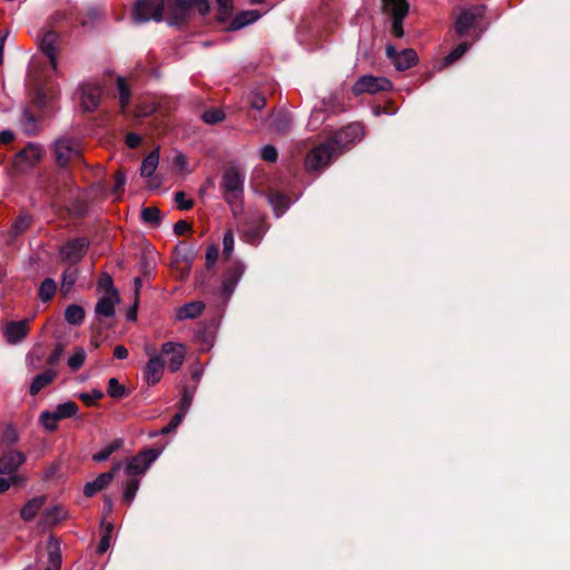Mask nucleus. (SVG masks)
<instances>
[{
	"label": "nucleus",
	"mask_w": 570,
	"mask_h": 570,
	"mask_svg": "<svg viewBox=\"0 0 570 570\" xmlns=\"http://www.w3.org/2000/svg\"><path fill=\"white\" fill-rule=\"evenodd\" d=\"M78 406L75 402H65L59 404L53 411L60 420L72 417L77 414Z\"/></svg>",
	"instance_id": "nucleus-37"
},
{
	"label": "nucleus",
	"mask_w": 570,
	"mask_h": 570,
	"mask_svg": "<svg viewBox=\"0 0 570 570\" xmlns=\"http://www.w3.org/2000/svg\"><path fill=\"white\" fill-rule=\"evenodd\" d=\"M261 12L258 10H247L242 11L237 13L230 23L225 28V31L232 32L239 30L255 21H257L261 18Z\"/></svg>",
	"instance_id": "nucleus-22"
},
{
	"label": "nucleus",
	"mask_w": 570,
	"mask_h": 570,
	"mask_svg": "<svg viewBox=\"0 0 570 570\" xmlns=\"http://www.w3.org/2000/svg\"><path fill=\"white\" fill-rule=\"evenodd\" d=\"M234 249V235L232 230H227L223 237V256L225 259L230 257Z\"/></svg>",
	"instance_id": "nucleus-51"
},
{
	"label": "nucleus",
	"mask_w": 570,
	"mask_h": 570,
	"mask_svg": "<svg viewBox=\"0 0 570 570\" xmlns=\"http://www.w3.org/2000/svg\"><path fill=\"white\" fill-rule=\"evenodd\" d=\"M100 104V89L88 88L83 90L81 97V107L85 112L94 111Z\"/></svg>",
	"instance_id": "nucleus-28"
},
{
	"label": "nucleus",
	"mask_w": 570,
	"mask_h": 570,
	"mask_svg": "<svg viewBox=\"0 0 570 570\" xmlns=\"http://www.w3.org/2000/svg\"><path fill=\"white\" fill-rule=\"evenodd\" d=\"M205 308L202 302H189L183 305L177 312L178 320H194L198 317Z\"/></svg>",
	"instance_id": "nucleus-29"
},
{
	"label": "nucleus",
	"mask_w": 570,
	"mask_h": 570,
	"mask_svg": "<svg viewBox=\"0 0 570 570\" xmlns=\"http://www.w3.org/2000/svg\"><path fill=\"white\" fill-rule=\"evenodd\" d=\"M183 420H184L183 413H176L166 426H164L161 430L153 433L151 436L166 435V434L174 432L179 426V424L181 423Z\"/></svg>",
	"instance_id": "nucleus-47"
},
{
	"label": "nucleus",
	"mask_w": 570,
	"mask_h": 570,
	"mask_svg": "<svg viewBox=\"0 0 570 570\" xmlns=\"http://www.w3.org/2000/svg\"><path fill=\"white\" fill-rule=\"evenodd\" d=\"M175 202L177 204V208L180 210H188L194 206V200L187 199L184 191H177L175 194Z\"/></svg>",
	"instance_id": "nucleus-54"
},
{
	"label": "nucleus",
	"mask_w": 570,
	"mask_h": 570,
	"mask_svg": "<svg viewBox=\"0 0 570 570\" xmlns=\"http://www.w3.org/2000/svg\"><path fill=\"white\" fill-rule=\"evenodd\" d=\"M26 458L20 451H8L0 458V474H13Z\"/></svg>",
	"instance_id": "nucleus-20"
},
{
	"label": "nucleus",
	"mask_w": 570,
	"mask_h": 570,
	"mask_svg": "<svg viewBox=\"0 0 570 570\" xmlns=\"http://www.w3.org/2000/svg\"><path fill=\"white\" fill-rule=\"evenodd\" d=\"M56 374V371L51 368L46 370L42 373H39L38 375L35 376L30 385L29 392H40V390H42L53 381Z\"/></svg>",
	"instance_id": "nucleus-31"
},
{
	"label": "nucleus",
	"mask_w": 570,
	"mask_h": 570,
	"mask_svg": "<svg viewBox=\"0 0 570 570\" xmlns=\"http://www.w3.org/2000/svg\"><path fill=\"white\" fill-rule=\"evenodd\" d=\"M1 440L7 445H12L18 441V433L14 428L7 426L2 433Z\"/></svg>",
	"instance_id": "nucleus-57"
},
{
	"label": "nucleus",
	"mask_w": 570,
	"mask_h": 570,
	"mask_svg": "<svg viewBox=\"0 0 570 570\" xmlns=\"http://www.w3.org/2000/svg\"><path fill=\"white\" fill-rule=\"evenodd\" d=\"M293 125L292 115L285 109L273 110L269 114V130L277 136H286Z\"/></svg>",
	"instance_id": "nucleus-14"
},
{
	"label": "nucleus",
	"mask_w": 570,
	"mask_h": 570,
	"mask_svg": "<svg viewBox=\"0 0 570 570\" xmlns=\"http://www.w3.org/2000/svg\"><path fill=\"white\" fill-rule=\"evenodd\" d=\"M85 358H86V353H85L83 348L78 347V348H76L73 354L68 358V366L71 370L77 371L82 366Z\"/></svg>",
	"instance_id": "nucleus-49"
},
{
	"label": "nucleus",
	"mask_w": 570,
	"mask_h": 570,
	"mask_svg": "<svg viewBox=\"0 0 570 570\" xmlns=\"http://www.w3.org/2000/svg\"><path fill=\"white\" fill-rule=\"evenodd\" d=\"M52 154L60 168H67L70 164L81 160V151L75 139L60 137L52 145Z\"/></svg>",
	"instance_id": "nucleus-5"
},
{
	"label": "nucleus",
	"mask_w": 570,
	"mask_h": 570,
	"mask_svg": "<svg viewBox=\"0 0 570 570\" xmlns=\"http://www.w3.org/2000/svg\"><path fill=\"white\" fill-rule=\"evenodd\" d=\"M139 489V480L130 479L125 487L122 501L127 504H130L135 499L137 491Z\"/></svg>",
	"instance_id": "nucleus-44"
},
{
	"label": "nucleus",
	"mask_w": 570,
	"mask_h": 570,
	"mask_svg": "<svg viewBox=\"0 0 570 570\" xmlns=\"http://www.w3.org/2000/svg\"><path fill=\"white\" fill-rule=\"evenodd\" d=\"M49 562L52 564L55 570H60L61 568V553H60V547L59 542L51 539L49 543Z\"/></svg>",
	"instance_id": "nucleus-38"
},
{
	"label": "nucleus",
	"mask_w": 570,
	"mask_h": 570,
	"mask_svg": "<svg viewBox=\"0 0 570 570\" xmlns=\"http://www.w3.org/2000/svg\"><path fill=\"white\" fill-rule=\"evenodd\" d=\"M115 187H114V190L112 193L114 194H118L119 191H122L124 190V186L126 184V175L124 171L121 170H118L115 175Z\"/></svg>",
	"instance_id": "nucleus-62"
},
{
	"label": "nucleus",
	"mask_w": 570,
	"mask_h": 570,
	"mask_svg": "<svg viewBox=\"0 0 570 570\" xmlns=\"http://www.w3.org/2000/svg\"><path fill=\"white\" fill-rule=\"evenodd\" d=\"M161 357L168 356L167 365L170 372H177L185 360V347L181 344L167 342L161 346Z\"/></svg>",
	"instance_id": "nucleus-15"
},
{
	"label": "nucleus",
	"mask_w": 570,
	"mask_h": 570,
	"mask_svg": "<svg viewBox=\"0 0 570 570\" xmlns=\"http://www.w3.org/2000/svg\"><path fill=\"white\" fill-rule=\"evenodd\" d=\"M105 396V394H79L80 400L87 406H95Z\"/></svg>",
	"instance_id": "nucleus-59"
},
{
	"label": "nucleus",
	"mask_w": 570,
	"mask_h": 570,
	"mask_svg": "<svg viewBox=\"0 0 570 570\" xmlns=\"http://www.w3.org/2000/svg\"><path fill=\"white\" fill-rule=\"evenodd\" d=\"M261 157L267 163H275L278 158V151L273 145H265L261 150Z\"/></svg>",
	"instance_id": "nucleus-53"
},
{
	"label": "nucleus",
	"mask_w": 570,
	"mask_h": 570,
	"mask_svg": "<svg viewBox=\"0 0 570 570\" xmlns=\"http://www.w3.org/2000/svg\"><path fill=\"white\" fill-rule=\"evenodd\" d=\"M85 309L77 304H70L65 311V320L70 325H80L85 320Z\"/></svg>",
	"instance_id": "nucleus-32"
},
{
	"label": "nucleus",
	"mask_w": 570,
	"mask_h": 570,
	"mask_svg": "<svg viewBox=\"0 0 570 570\" xmlns=\"http://www.w3.org/2000/svg\"><path fill=\"white\" fill-rule=\"evenodd\" d=\"M98 289L105 291L108 295H119L118 289L114 286L112 277L108 273H102L98 279Z\"/></svg>",
	"instance_id": "nucleus-39"
},
{
	"label": "nucleus",
	"mask_w": 570,
	"mask_h": 570,
	"mask_svg": "<svg viewBox=\"0 0 570 570\" xmlns=\"http://www.w3.org/2000/svg\"><path fill=\"white\" fill-rule=\"evenodd\" d=\"M141 144V137L136 134V132H129L126 135V145L131 148V149H135L137 147H139Z\"/></svg>",
	"instance_id": "nucleus-64"
},
{
	"label": "nucleus",
	"mask_w": 570,
	"mask_h": 570,
	"mask_svg": "<svg viewBox=\"0 0 570 570\" xmlns=\"http://www.w3.org/2000/svg\"><path fill=\"white\" fill-rule=\"evenodd\" d=\"M419 62V56L414 49L407 48L400 51L397 55L394 67L399 71H405Z\"/></svg>",
	"instance_id": "nucleus-25"
},
{
	"label": "nucleus",
	"mask_w": 570,
	"mask_h": 570,
	"mask_svg": "<svg viewBox=\"0 0 570 570\" xmlns=\"http://www.w3.org/2000/svg\"><path fill=\"white\" fill-rule=\"evenodd\" d=\"M487 7L484 4H476L468 9L461 10L458 16L454 28L455 32L463 37L474 26L476 20L484 17Z\"/></svg>",
	"instance_id": "nucleus-9"
},
{
	"label": "nucleus",
	"mask_w": 570,
	"mask_h": 570,
	"mask_svg": "<svg viewBox=\"0 0 570 570\" xmlns=\"http://www.w3.org/2000/svg\"><path fill=\"white\" fill-rule=\"evenodd\" d=\"M120 302V296L105 295L101 296L96 306L95 313L98 317H112L115 315V305Z\"/></svg>",
	"instance_id": "nucleus-23"
},
{
	"label": "nucleus",
	"mask_w": 570,
	"mask_h": 570,
	"mask_svg": "<svg viewBox=\"0 0 570 570\" xmlns=\"http://www.w3.org/2000/svg\"><path fill=\"white\" fill-rule=\"evenodd\" d=\"M29 333V321H12L6 326L4 336L10 344L20 343Z\"/></svg>",
	"instance_id": "nucleus-19"
},
{
	"label": "nucleus",
	"mask_w": 570,
	"mask_h": 570,
	"mask_svg": "<svg viewBox=\"0 0 570 570\" xmlns=\"http://www.w3.org/2000/svg\"><path fill=\"white\" fill-rule=\"evenodd\" d=\"M165 361L160 355H155L149 358L144 367V379L148 386L156 385L163 377Z\"/></svg>",
	"instance_id": "nucleus-17"
},
{
	"label": "nucleus",
	"mask_w": 570,
	"mask_h": 570,
	"mask_svg": "<svg viewBox=\"0 0 570 570\" xmlns=\"http://www.w3.org/2000/svg\"><path fill=\"white\" fill-rule=\"evenodd\" d=\"M141 218L145 223L153 226H159L161 223V213L157 207H144L141 210Z\"/></svg>",
	"instance_id": "nucleus-36"
},
{
	"label": "nucleus",
	"mask_w": 570,
	"mask_h": 570,
	"mask_svg": "<svg viewBox=\"0 0 570 570\" xmlns=\"http://www.w3.org/2000/svg\"><path fill=\"white\" fill-rule=\"evenodd\" d=\"M233 13V6L218 7L217 21L225 23Z\"/></svg>",
	"instance_id": "nucleus-61"
},
{
	"label": "nucleus",
	"mask_w": 570,
	"mask_h": 570,
	"mask_svg": "<svg viewBox=\"0 0 570 570\" xmlns=\"http://www.w3.org/2000/svg\"><path fill=\"white\" fill-rule=\"evenodd\" d=\"M42 156V148L37 144L29 142L16 154L12 166L17 173H22L27 167H35Z\"/></svg>",
	"instance_id": "nucleus-8"
},
{
	"label": "nucleus",
	"mask_w": 570,
	"mask_h": 570,
	"mask_svg": "<svg viewBox=\"0 0 570 570\" xmlns=\"http://www.w3.org/2000/svg\"><path fill=\"white\" fill-rule=\"evenodd\" d=\"M49 99L50 97L48 96V94L42 88H38L33 97V104L38 108L42 109L48 105Z\"/></svg>",
	"instance_id": "nucleus-56"
},
{
	"label": "nucleus",
	"mask_w": 570,
	"mask_h": 570,
	"mask_svg": "<svg viewBox=\"0 0 570 570\" xmlns=\"http://www.w3.org/2000/svg\"><path fill=\"white\" fill-rule=\"evenodd\" d=\"M193 8H197L200 16H206L209 12L210 6L208 0H165L168 24L175 27L185 24L190 17Z\"/></svg>",
	"instance_id": "nucleus-3"
},
{
	"label": "nucleus",
	"mask_w": 570,
	"mask_h": 570,
	"mask_svg": "<svg viewBox=\"0 0 570 570\" xmlns=\"http://www.w3.org/2000/svg\"><path fill=\"white\" fill-rule=\"evenodd\" d=\"M160 451L149 448L140 451L134 456L126 466V472L130 476L142 474L149 465L159 456Z\"/></svg>",
	"instance_id": "nucleus-13"
},
{
	"label": "nucleus",
	"mask_w": 570,
	"mask_h": 570,
	"mask_svg": "<svg viewBox=\"0 0 570 570\" xmlns=\"http://www.w3.org/2000/svg\"><path fill=\"white\" fill-rule=\"evenodd\" d=\"M58 421H60V419L57 417L53 411H45L40 414V422L43 425V428L49 432H53L57 430Z\"/></svg>",
	"instance_id": "nucleus-43"
},
{
	"label": "nucleus",
	"mask_w": 570,
	"mask_h": 570,
	"mask_svg": "<svg viewBox=\"0 0 570 570\" xmlns=\"http://www.w3.org/2000/svg\"><path fill=\"white\" fill-rule=\"evenodd\" d=\"M268 202L277 217L282 216L291 206V199L282 191L274 190L268 194Z\"/></svg>",
	"instance_id": "nucleus-27"
},
{
	"label": "nucleus",
	"mask_w": 570,
	"mask_h": 570,
	"mask_svg": "<svg viewBox=\"0 0 570 570\" xmlns=\"http://www.w3.org/2000/svg\"><path fill=\"white\" fill-rule=\"evenodd\" d=\"M244 185L245 174L240 168L229 166L224 169L220 181L222 196L234 216L244 210Z\"/></svg>",
	"instance_id": "nucleus-2"
},
{
	"label": "nucleus",
	"mask_w": 570,
	"mask_h": 570,
	"mask_svg": "<svg viewBox=\"0 0 570 570\" xmlns=\"http://www.w3.org/2000/svg\"><path fill=\"white\" fill-rule=\"evenodd\" d=\"M193 226L190 223L186 222V220H178L175 225H174V233L177 235V236H181L184 235L185 233L191 230Z\"/></svg>",
	"instance_id": "nucleus-63"
},
{
	"label": "nucleus",
	"mask_w": 570,
	"mask_h": 570,
	"mask_svg": "<svg viewBox=\"0 0 570 570\" xmlns=\"http://www.w3.org/2000/svg\"><path fill=\"white\" fill-rule=\"evenodd\" d=\"M174 255L177 262H183L187 265L186 274H188L196 257L195 247L186 242H179L174 248Z\"/></svg>",
	"instance_id": "nucleus-24"
},
{
	"label": "nucleus",
	"mask_w": 570,
	"mask_h": 570,
	"mask_svg": "<svg viewBox=\"0 0 570 570\" xmlns=\"http://www.w3.org/2000/svg\"><path fill=\"white\" fill-rule=\"evenodd\" d=\"M266 232V218L261 214L250 215L243 224V233L246 236L247 242L253 245L258 244Z\"/></svg>",
	"instance_id": "nucleus-12"
},
{
	"label": "nucleus",
	"mask_w": 570,
	"mask_h": 570,
	"mask_svg": "<svg viewBox=\"0 0 570 570\" xmlns=\"http://www.w3.org/2000/svg\"><path fill=\"white\" fill-rule=\"evenodd\" d=\"M159 163V153L157 149L150 151L142 160L140 166V176L149 178L155 173Z\"/></svg>",
	"instance_id": "nucleus-30"
},
{
	"label": "nucleus",
	"mask_w": 570,
	"mask_h": 570,
	"mask_svg": "<svg viewBox=\"0 0 570 570\" xmlns=\"http://www.w3.org/2000/svg\"><path fill=\"white\" fill-rule=\"evenodd\" d=\"M22 122L23 129L27 134L30 135L36 132L37 117L29 108H26L23 111Z\"/></svg>",
	"instance_id": "nucleus-48"
},
{
	"label": "nucleus",
	"mask_w": 570,
	"mask_h": 570,
	"mask_svg": "<svg viewBox=\"0 0 570 570\" xmlns=\"http://www.w3.org/2000/svg\"><path fill=\"white\" fill-rule=\"evenodd\" d=\"M124 445L122 439H115L110 444L98 451L92 455V460L96 462H104L109 459V456L119 450Z\"/></svg>",
	"instance_id": "nucleus-34"
},
{
	"label": "nucleus",
	"mask_w": 570,
	"mask_h": 570,
	"mask_svg": "<svg viewBox=\"0 0 570 570\" xmlns=\"http://www.w3.org/2000/svg\"><path fill=\"white\" fill-rule=\"evenodd\" d=\"M363 136V128L357 122L348 124L337 130L326 141L314 147L305 158V167L308 171L325 168L332 159L342 154L351 145Z\"/></svg>",
	"instance_id": "nucleus-1"
},
{
	"label": "nucleus",
	"mask_w": 570,
	"mask_h": 570,
	"mask_svg": "<svg viewBox=\"0 0 570 570\" xmlns=\"http://www.w3.org/2000/svg\"><path fill=\"white\" fill-rule=\"evenodd\" d=\"M120 463L105 473L99 474L94 481L87 482L83 487V495L87 498L94 497L96 493L105 490L114 480L116 471L119 469Z\"/></svg>",
	"instance_id": "nucleus-16"
},
{
	"label": "nucleus",
	"mask_w": 570,
	"mask_h": 570,
	"mask_svg": "<svg viewBox=\"0 0 570 570\" xmlns=\"http://www.w3.org/2000/svg\"><path fill=\"white\" fill-rule=\"evenodd\" d=\"M59 35L55 30H47L40 39V50L49 58L53 69L57 68V45Z\"/></svg>",
	"instance_id": "nucleus-18"
},
{
	"label": "nucleus",
	"mask_w": 570,
	"mask_h": 570,
	"mask_svg": "<svg viewBox=\"0 0 570 570\" xmlns=\"http://www.w3.org/2000/svg\"><path fill=\"white\" fill-rule=\"evenodd\" d=\"M392 89V82L385 77H375L372 75H364L360 77L352 87V92L355 96L363 94L375 95Z\"/></svg>",
	"instance_id": "nucleus-7"
},
{
	"label": "nucleus",
	"mask_w": 570,
	"mask_h": 570,
	"mask_svg": "<svg viewBox=\"0 0 570 570\" xmlns=\"http://www.w3.org/2000/svg\"><path fill=\"white\" fill-rule=\"evenodd\" d=\"M225 112L220 108H212L203 112L202 119L209 125H215L224 120Z\"/></svg>",
	"instance_id": "nucleus-42"
},
{
	"label": "nucleus",
	"mask_w": 570,
	"mask_h": 570,
	"mask_svg": "<svg viewBox=\"0 0 570 570\" xmlns=\"http://www.w3.org/2000/svg\"><path fill=\"white\" fill-rule=\"evenodd\" d=\"M65 347L61 343H58L51 354L48 356L47 363L50 366H53L59 363L62 354H63Z\"/></svg>",
	"instance_id": "nucleus-58"
},
{
	"label": "nucleus",
	"mask_w": 570,
	"mask_h": 570,
	"mask_svg": "<svg viewBox=\"0 0 570 570\" xmlns=\"http://www.w3.org/2000/svg\"><path fill=\"white\" fill-rule=\"evenodd\" d=\"M196 286L207 295L219 294V287L215 285V274L213 269L200 271L196 274Z\"/></svg>",
	"instance_id": "nucleus-21"
},
{
	"label": "nucleus",
	"mask_w": 570,
	"mask_h": 570,
	"mask_svg": "<svg viewBox=\"0 0 570 570\" xmlns=\"http://www.w3.org/2000/svg\"><path fill=\"white\" fill-rule=\"evenodd\" d=\"M31 218L27 214L19 215L10 227V236L12 238L23 234L30 226Z\"/></svg>",
	"instance_id": "nucleus-35"
},
{
	"label": "nucleus",
	"mask_w": 570,
	"mask_h": 570,
	"mask_svg": "<svg viewBox=\"0 0 570 570\" xmlns=\"http://www.w3.org/2000/svg\"><path fill=\"white\" fill-rule=\"evenodd\" d=\"M191 402H193V394H183V397L180 399L179 404H178L177 413H183V417H185L188 409L191 405Z\"/></svg>",
	"instance_id": "nucleus-60"
},
{
	"label": "nucleus",
	"mask_w": 570,
	"mask_h": 570,
	"mask_svg": "<svg viewBox=\"0 0 570 570\" xmlns=\"http://www.w3.org/2000/svg\"><path fill=\"white\" fill-rule=\"evenodd\" d=\"M219 250L216 245H210L206 252V267L213 269L214 265L218 259Z\"/></svg>",
	"instance_id": "nucleus-55"
},
{
	"label": "nucleus",
	"mask_w": 570,
	"mask_h": 570,
	"mask_svg": "<svg viewBox=\"0 0 570 570\" xmlns=\"http://www.w3.org/2000/svg\"><path fill=\"white\" fill-rule=\"evenodd\" d=\"M469 48V42H460L448 56H445L444 65L449 66L459 60L468 51Z\"/></svg>",
	"instance_id": "nucleus-41"
},
{
	"label": "nucleus",
	"mask_w": 570,
	"mask_h": 570,
	"mask_svg": "<svg viewBox=\"0 0 570 570\" xmlns=\"http://www.w3.org/2000/svg\"><path fill=\"white\" fill-rule=\"evenodd\" d=\"M71 213L76 218H85L89 213L88 202L85 199H75L71 204Z\"/></svg>",
	"instance_id": "nucleus-45"
},
{
	"label": "nucleus",
	"mask_w": 570,
	"mask_h": 570,
	"mask_svg": "<svg viewBox=\"0 0 570 570\" xmlns=\"http://www.w3.org/2000/svg\"><path fill=\"white\" fill-rule=\"evenodd\" d=\"M244 272L245 266L240 262H233L225 269L222 286L219 287V294L224 296L225 299H229Z\"/></svg>",
	"instance_id": "nucleus-11"
},
{
	"label": "nucleus",
	"mask_w": 570,
	"mask_h": 570,
	"mask_svg": "<svg viewBox=\"0 0 570 570\" xmlns=\"http://www.w3.org/2000/svg\"><path fill=\"white\" fill-rule=\"evenodd\" d=\"M383 7L392 16L391 32L395 38L404 36L403 21L409 13L407 0H382Z\"/></svg>",
	"instance_id": "nucleus-6"
},
{
	"label": "nucleus",
	"mask_w": 570,
	"mask_h": 570,
	"mask_svg": "<svg viewBox=\"0 0 570 570\" xmlns=\"http://www.w3.org/2000/svg\"><path fill=\"white\" fill-rule=\"evenodd\" d=\"M89 246V238L77 237L73 239H69L63 246H61L59 253L62 261H68L71 264H77L83 258Z\"/></svg>",
	"instance_id": "nucleus-10"
},
{
	"label": "nucleus",
	"mask_w": 570,
	"mask_h": 570,
	"mask_svg": "<svg viewBox=\"0 0 570 570\" xmlns=\"http://www.w3.org/2000/svg\"><path fill=\"white\" fill-rule=\"evenodd\" d=\"M117 87H118V91H119V101H120L121 108L125 109V107L127 106V104L129 102L130 97H131L130 89H129L128 85L126 83L125 79L120 78V77L117 79Z\"/></svg>",
	"instance_id": "nucleus-46"
},
{
	"label": "nucleus",
	"mask_w": 570,
	"mask_h": 570,
	"mask_svg": "<svg viewBox=\"0 0 570 570\" xmlns=\"http://www.w3.org/2000/svg\"><path fill=\"white\" fill-rule=\"evenodd\" d=\"M57 291V284L52 278H45L40 284L38 296L43 302L47 303L52 299Z\"/></svg>",
	"instance_id": "nucleus-33"
},
{
	"label": "nucleus",
	"mask_w": 570,
	"mask_h": 570,
	"mask_svg": "<svg viewBox=\"0 0 570 570\" xmlns=\"http://www.w3.org/2000/svg\"><path fill=\"white\" fill-rule=\"evenodd\" d=\"M78 277L77 269L68 268L62 274V289L68 292L76 283Z\"/></svg>",
	"instance_id": "nucleus-50"
},
{
	"label": "nucleus",
	"mask_w": 570,
	"mask_h": 570,
	"mask_svg": "<svg viewBox=\"0 0 570 570\" xmlns=\"http://www.w3.org/2000/svg\"><path fill=\"white\" fill-rule=\"evenodd\" d=\"M267 99L262 94H253L249 98V109L261 111L265 108Z\"/></svg>",
	"instance_id": "nucleus-52"
},
{
	"label": "nucleus",
	"mask_w": 570,
	"mask_h": 570,
	"mask_svg": "<svg viewBox=\"0 0 570 570\" xmlns=\"http://www.w3.org/2000/svg\"><path fill=\"white\" fill-rule=\"evenodd\" d=\"M112 531H114L112 523L109 522V523L105 524L104 533H102L100 542L97 547L98 554L101 556L105 552H107V550L109 549Z\"/></svg>",
	"instance_id": "nucleus-40"
},
{
	"label": "nucleus",
	"mask_w": 570,
	"mask_h": 570,
	"mask_svg": "<svg viewBox=\"0 0 570 570\" xmlns=\"http://www.w3.org/2000/svg\"><path fill=\"white\" fill-rule=\"evenodd\" d=\"M45 503V497H35L30 499L20 510L21 519L26 522L32 521Z\"/></svg>",
	"instance_id": "nucleus-26"
},
{
	"label": "nucleus",
	"mask_w": 570,
	"mask_h": 570,
	"mask_svg": "<svg viewBox=\"0 0 570 570\" xmlns=\"http://www.w3.org/2000/svg\"><path fill=\"white\" fill-rule=\"evenodd\" d=\"M165 0H137L134 4L131 19L136 24L149 21L160 22L164 19Z\"/></svg>",
	"instance_id": "nucleus-4"
}]
</instances>
